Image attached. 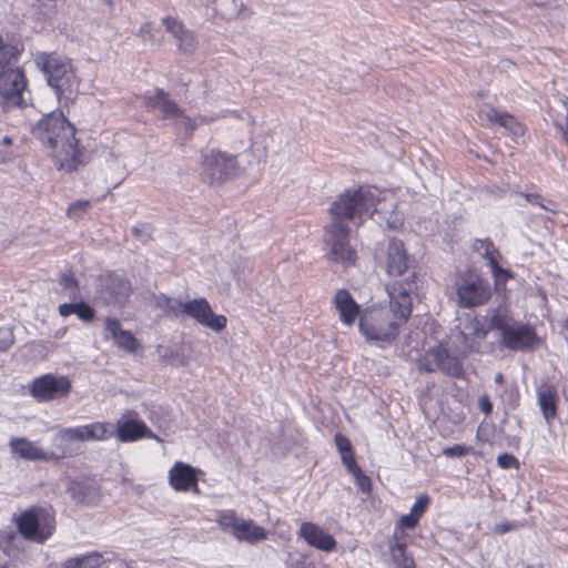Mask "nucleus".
<instances>
[{
  "label": "nucleus",
  "mask_w": 568,
  "mask_h": 568,
  "mask_svg": "<svg viewBox=\"0 0 568 568\" xmlns=\"http://www.w3.org/2000/svg\"><path fill=\"white\" fill-rule=\"evenodd\" d=\"M414 287L413 280L385 284L389 310L374 305L364 308L361 314L359 332L366 339L392 343L397 338L400 328L412 316Z\"/></svg>",
  "instance_id": "1"
},
{
  "label": "nucleus",
  "mask_w": 568,
  "mask_h": 568,
  "mask_svg": "<svg viewBox=\"0 0 568 568\" xmlns=\"http://www.w3.org/2000/svg\"><path fill=\"white\" fill-rule=\"evenodd\" d=\"M75 133V126L62 113L45 115L33 129L34 136L52 150L57 169L68 173L87 164L85 150Z\"/></svg>",
  "instance_id": "2"
},
{
  "label": "nucleus",
  "mask_w": 568,
  "mask_h": 568,
  "mask_svg": "<svg viewBox=\"0 0 568 568\" xmlns=\"http://www.w3.org/2000/svg\"><path fill=\"white\" fill-rule=\"evenodd\" d=\"M34 61L48 84L54 90L59 102L65 106L73 103L79 92L80 80L72 60L58 52H40Z\"/></svg>",
  "instance_id": "3"
},
{
  "label": "nucleus",
  "mask_w": 568,
  "mask_h": 568,
  "mask_svg": "<svg viewBox=\"0 0 568 568\" xmlns=\"http://www.w3.org/2000/svg\"><path fill=\"white\" fill-rule=\"evenodd\" d=\"M113 437V425L109 422H93L75 427H61L51 439L47 450L48 462H60L80 454L74 443L105 442Z\"/></svg>",
  "instance_id": "4"
},
{
  "label": "nucleus",
  "mask_w": 568,
  "mask_h": 568,
  "mask_svg": "<svg viewBox=\"0 0 568 568\" xmlns=\"http://www.w3.org/2000/svg\"><path fill=\"white\" fill-rule=\"evenodd\" d=\"M375 204L371 187L346 189L329 206L328 213L332 219L329 224L349 226L348 222H352L359 226Z\"/></svg>",
  "instance_id": "5"
},
{
  "label": "nucleus",
  "mask_w": 568,
  "mask_h": 568,
  "mask_svg": "<svg viewBox=\"0 0 568 568\" xmlns=\"http://www.w3.org/2000/svg\"><path fill=\"white\" fill-rule=\"evenodd\" d=\"M12 521L26 540L41 545L53 536L57 528V516L51 506H31L16 515Z\"/></svg>",
  "instance_id": "6"
},
{
  "label": "nucleus",
  "mask_w": 568,
  "mask_h": 568,
  "mask_svg": "<svg viewBox=\"0 0 568 568\" xmlns=\"http://www.w3.org/2000/svg\"><path fill=\"white\" fill-rule=\"evenodd\" d=\"M161 307L169 316H187L214 332H221L227 325L226 316L214 314L209 301L204 297L182 302L165 296Z\"/></svg>",
  "instance_id": "7"
},
{
  "label": "nucleus",
  "mask_w": 568,
  "mask_h": 568,
  "mask_svg": "<svg viewBox=\"0 0 568 568\" xmlns=\"http://www.w3.org/2000/svg\"><path fill=\"white\" fill-rule=\"evenodd\" d=\"M491 327L500 333L503 345L511 351H529L539 342L531 325L517 324L507 313H494Z\"/></svg>",
  "instance_id": "8"
},
{
  "label": "nucleus",
  "mask_w": 568,
  "mask_h": 568,
  "mask_svg": "<svg viewBox=\"0 0 568 568\" xmlns=\"http://www.w3.org/2000/svg\"><path fill=\"white\" fill-rule=\"evenodd\" d=\"M413 258L408 254L405 244L402 240L393 237L389 240L385 253V272L389 277L386 284L403 281H414L415 287L412 291V297L417 295L418 291V276L415 271H410Z\"/></svg>",
  "instance_id": "9"
},
{
  "label": "nucleus",
  "mask_w": 568,
  "mask_h": 568,
  "mask_svg": "<svg viewBox=\"0 0 568 568\" xmlns=\"http://www.w3.org/2000/svg\"><path fill=\"white\" fill-rule=\"evenodd\" d=\"M455 287L458 305L464 308L486 305L493 296L488 280L470 271L458 276Z\"/></svg>",
  "instance_id": "10"
},
{
  "label": "nucleus",
  "mask_w": 568,
  "mask_h": 568,
  "mask_svg": "<svg viewBox=\"0 0 568 568\" xmlns=\"http://www.w3.org/2000/svg\"><path fill=\"white\" fill-rule=\"evenodd\" d=\"M28 389L38 403H49L68 397L72 390V381L65 375L47 373L33 378Z\"/></svg>",
  "instance_id": "11"
},
{
  "label": "nucleus",
  "mask_w": 568,
  "mask_h": 568,
  "mask_svg": "<svg viewBox=\"0 0 568 568\" xmlns=\"http://www.w3.org/2000/svg\"><path fill=\"white\" fill-rule=\"evenodd\" d=\"M97 294L104 305L125 306L133 288L130 280L113 271L101 274L97 280Z\"/></svg>",
  "instance_id": "12"
},
{
  "label": "nucleus",
  "mask_w": 568,
  "mask_h": 568,
  "mask_svg": "<svg viewBox=\"0 0 568 568\" xmlns=\"http://www.w3.org/2000/svg\"><path fill=\"white\" fill-rule=\"evenodd\" d=\"M351 231L349 226H338L337 224H328L325 227L324 242L329 248L327 258L331 262L343 264L346 267L355 265L357 253L348 241Z\"/></svg>",
  "instance_id": "13"
},
{
  "label": "nucleus",
  "mask_w": 568,
  "mask_h": 568,
  "mask_svg": "<svg viewBox=\"0 0 568 568\" xmlns=\"http://www.w3.org/2000/svg\"><path fill=\"white\" fill-rule=\"evenodd\" d=\"M216 523L224 531L231 532L239 541L257 544L267 538L265 528L256 525L252 519H241L235 510L227 509L219 513Z\"/></svg>",
  "instance_id": "14"
},
{
  "label": "nucleus",
  "mask_w": 568,
  "mask_h": 568,
  "mask_svg": "<svg viewBox=\"0 0 568 568\" xmlns=\"http://www.w3.org/2000/svg\"><path fill=\"white\" fill-rule=\"evenodd\" d=\"M236 158L217 150H211L202 159L201 176L209 185L222 184L236 172Z\"/></svg>",
  "instance_id": "15"
},
{
  "label": "nucleus",
  "mask_w": 568,
  "mask_h": 568,
  "mask_svg": "<svg viewBox=\"0 0 568 568\" xmlns=\"http://www.w3.org/2000/svg\"><path fill=\"white\" fill-rule=\"evenodd\" d=\"M419 369L426 373L440 371L443 374L460 378L464 375L462 361L449 353L444 344L432 347L419 363Z\"/></svg>",
  "instance_id": "16"
},
{
  "label": "nucleus",
  "mask_w": 568,
  "mask_h": 568,
  "mask_svg": "<svg viewBox=\"0 0 568 568\" xmlns=\"http://www.w3.org/2000/svg\"><path fill=\"white\" fill-rule=\"evenodd\" d=\"M26 88V74L16 63L0 69V97L6 108L21 106Z\"/></svg>",
  "instance_id": "17"
},
{
  "label": "nucleus",
  "mask_w": 568,
  "mask_h": 568,
  "mask_svg": "<svg viewBox=\"0 0 568 568\" xmlns=\"http://www.w3.org/2000/svg\"><path fill=\"white\" fill-rule=\"evenodd\" d=\"M67 493L77 505L83 506H97L102 498L101 486L93 475L69 479Z\"/></svg>",
  "instance_id": "18"
},
{
  "label": "nucleus",
  "mask_w": 568,
  "mask_h": 568,
  "mask_svg": "<svg viewBox=\"0 0 568 568\" xmlns=\"http://www.w3.org/2000/svg\"><path fill=\"white\" fill-rule=\"evenodd\" d=\"M113 436L121 443H134L143 438H156L152 429L139 418V414L129 410L123 414L113 427Z\"/></svg>",
  "instance_id": "19"
},
{
  "label": "nucleus",
  "mask_w": 568,
  "mask_h": 568,
  "mask_svg": "<svg viewBox=\"0 0 568 568\" xmlns=\"http://www.w3.org/2000/svg\"><path fill=\"white\" fill-rule=\"evenodd\" d=\"M334 443L341 455L343 465L348 473L353 475L358 488L363 493H369L372 490V480L358 466L351 440L344 434L337 433L334 436Z\"/></svg>",
  "instance_id": "20"
},
{
  "label": "nucleus",
  "mask_w": 568,
  "mask_h": 568,
  "mask_svg": "<svg viewBox=\"0 0 568 568\" xmlns=\"http://www.w3.org/2000/svg\"><path fill=\"white\" fill-rule=\"evenodd\" d=\"M143 105L148 111H160L162 119L184 118L187 128L191 130L196 128V124L193 122V120L189 116H184L183 110L170 98V94L163 89H156L152 95H144Z\"/></svg>",
  "instance_id": "21"
},
{
  "label": "nucleus",
  "mask_w": 568,
  "mask_h": 568,
  "mask_svg": "<svg viewBox=\"0 0 568 568\" xmlns=\"http://www.w3.org/2000/svg\"><path fill=\"white\" fill-rule=\"evenodd\" d=\"M201 470L190 464L178 460L169 469L168 481L176 493H200L199 475Z\"/></svg>",
  "instance_id": "22"
},
{
  "label": "nucleus",
  "mask_w": 568,
  "mask_h": 568,
  "mask_svg": "<svg viewBox=\"0 0 568 568\" xmlns=\"http://www.w3.org/2000/svg\"><path fill=\"white\" fill-rule=\"evenodd\" d=\"M298 535L305 542L318 550L331 552L336 549L337 541L317 524L305 521L300 526Z\"/></svg>",
  "instance_id": "23"
},
{
  "label": "nucleus",
  "mask_w": 568,
  "mask_h": 568,
  "mask_svg": "<svg viewBox=\"0 0 568 568\" xmlns=\"http://www.w3.org/2000/svg\"><path fill=\"white\" fill-rule=\"evenodd\" d=\"M333 306L338 313L339 321L346 326H352L357 318L359 320L363 312L359 304L346 288L336 291L333 297Z\"/></svg>",
  "instance_id": "24"
},
{
  "label": "nucleus",
  "mask_w": 568,
  "mask_h": 568,
  "mask_svg": "<svg viewBox=\"0 0 568 568\" xmlns=\"http://www.w3.org/2000/svg\"><path fill=\"white\" fill-rule=\"evenodd\" d=\"M483 112L489 123L506 129L513 136L521 138L525 135V124L518 121L517 118L508 111L487 105V110Z\"/></svg>",
  "instance_id": "25"
},
{
  "label": "nucleus",
  "mask_w": 568,
  "mask_h": 568,
  "mask_svg": "<svg viewBox=\"0 0 568 568\" xmlns=\"http://www.w3.org/2000/svg\"><path fill=\"white\" fill-rule=\"evenodd\" d=\"M537 399L547 424H551L558 415L559 396L557 387L551 383H544L537 388Z\"/></svg>",
  "instance_id": "26"
},
{
  "label": "nucleus",
  "mask_w": 568,
  "mask_h": 568,
  "mask_svg": "<svg viewBox=\"0 0 568 568\" xmlns=\"http://www.w3.org/2000/svg\"><path fill=\"white\" fill-rule=\"evenodd\" d=\"M477 250H484L483 256L487 260L488 265L496 281L506 283L514 277L511 271L503 268L499 265L500 252L489 239L478 240Z\"/></svg>",
  "instance_id": "27"
},
{
  "label": "nucleus",
  "mask_w": 568,
  "mask_h": 568,
  "mask_svg": "<svg viewBox=\"0 0 568 568\" xmlns=\"http://www.w3.org/2000/svg\"><path fill=\"white\" fill-rule=\"evenodd\" d=\"M9 446L13 456L32 462H48L47 450L24 437H12Z\"/></svg>",
  "instance_id": "28"
},
{
  "label": "nucleus",
  "mask_w": 568,
  "mask_h": 568,
  "mask_svg": "<svg viewBox=\"0 0 568 568\" xmlns=\"http://www.w3.org/2000/svg\"><path fill=\"white\" fill-rule=\"evenodd\" d=\"M105 329L115 341L118 347L124 349L128 353H135L139 349V341L130 331L122 329L119 318L108 317L105 320Z\"/></svg>",
  "instance_id": "29"
},
{
  "label": "nucleus",
  "mask_w": 568,
  "mask_h": 568,
  "mask_svg": "<svg viewBox=\"0 0 568 568\" xmlns=\"http://www.w3.org/2000/svg\"><path fill=\"white\" fill-rule=\"evenodd\" d=\"M59 314L68 317L75 314L81 321L90 323L95 318V311L85 302L63 303L59 305Z\"/></svg>",
  "instance_id": "30"
},
{
  "label": "nucleus",
  "mask_w": 568,
  "mask_h": 568,
  "mask_svg": "<svg viewBox=\"0 0 568 568\" xmlns=\"http://www.w3.org/2000/svg\"><path fill=\"white\" fill-rule=\"evenodd\" d=\"M394 545L389 547V552L396 568H416L415 560L410 554L407 552V540H394Z\"/></svg>",
  "instance_id": "31"
},
{
  "label": "nucleus",
  "mask_w": 568,
  "mask_h": 568,
  "mask_svg": "<svg viewBox=\"0 0 568 568\" xmlns=\"http://www.w3.org/2000/svg\"><path fill=\"white\" fill-rule=\"evenodd\" d=\"M464 329L466 334L475 338H485L494 329L491 321L487 324L486 318L481 316H467L465 318Z\"/></svg>",
  "instance_id": "32"
},
{
  "label": "nucleus",
  "mask_w": 568,
  "mask_h": 568,
  "mask_svg": "<svg viewBox=\"0 0 568 568\" xmlns=\"http://www.w3.org/2000/svg\"><path fill=\"white\" fill-rule=\"evenodd\" d=\"M103 562V556L93 551L81 557L68 559L64 564V568H101Z\"/></svg>",
  "instance_id": "33"
},
{
  "label": "nucleus",
  "mask_w": 568,
  "mask_h": 568,
  "mask_svg": "<svg viewBox=\"0 0 568 568\" xmlns=\"http://www.w3.org/2000/svg\"><path fill=\"white\" fill-rule=\"evenodd\" d=\"M420 519H418L412 513L407 515H403L396 523L393 538L394 540L406 539L408 540L409 536L405 532V529H414Z\"/></svg>",
  "instance_id": "34"
},
{
  "label": "nucleus",
  "mask_w": 568,
  "mask_h": 568,
  "mask_svg": "<svg viewBox=\"0 0 568 568\" xmlns=\"http://www.w3.org/2000/svg\"><path fill=\"white\" fill-rule=\"evenodd\" d=\"M173 38L178 41V48L181 52H192L197 44L194 33L186 29V27Z\"/></svg>",
  "instance_id": "35"
},
{
  "label": "nucleus",
  "mask_w": 568,
  "mask_h": 568,
  "mask_svg": "<svg viewBox=\"0 0 568 568\" xmlns=\"http://www.w3.org/2000/svg\"><path fill=\"white\" fill-rule=\"evenodd\" d=\"M173 38L178 41V48L181 52H192L197 44L194 33L186 29V27Z\"/></svg>",
  "instance_id": "36"
},
{
  "label": "nucleus",
  "mask_w": 568,
  "mask_h": 568,
  "mask_svg": "<svg viewBox=\"0 0 568 568\" xmlns=\"http://www.w3.org/2000/svg\"><path fill=\"white\" fill-rule=\"evenodd\" d=\"M17 60L18 52L11 45L4 43L2 37H0V69L17 63Z\"/></svg>",
  "instance_id": "37"
},
{
  "label": "nucleus",
  "mask_w": 568,
  "mask_h": 568,
  "mask_svg": "<svg viewBox=\"0 0 568 568\" xmlns=\"http://www.w3.org/2000/svg\"><path fill=\"white\" fill-rule=\"evenodd\" d=\"M17 539V534L11 530L0 529V549L9 557L16 555V548L13 546Z\"/></svg>",
  "instance_id": "38"
},
{
  "label": "nucleus",
  "mask_w": 568,
  "mask_h": 568,
  "mask_svg": "<svg viewBox=\"0 0 568 568\" xmlns=\"http://www.w3.org/2000/svg\"><path fill=\"white\" fill-rule=\"evenodd\" d=\"M16 156L13 150V139L4 135L0 139V164L10 162Z\"/></svg>",
  "instance_id": "39"
},
{
  "label": "nucleus",
  "mask_w": 568,
  "mask_h": 568,
  "mask_svg": "<svg viewBox=\"0 0 568 568\" xmlns=\"http://www.w3.org/2000/svg\"><path fill=\"white\" fill-rule=\"evenodd\" d=\"M90 206L89 200H80L71 203L67 210V215L70 219H80L88 211Z\"/></svg>",
  "instance_id": "40"
},
{
  "label": "nucleus",
  "mask_w": 568,
  "mask_h": 568,
  "mask_svg": "<svg viewBox=\"0 0 568 568\" xmlns=\"http://www.w3.org/2000/svg\"><path fill=\"white\" fill-rule=\"evenodd\" d=\"M430 504V497L427 494H420L417 496L414 505L410 508V513L418 519L423 517Z\"/></svg>",
  "instance_id": "41"
},
{
  "label": "nucleus",
  "mask_w": 568,
  "mask_h": 568,
  "mask_svg": "<svg viewBox=\"0 0 568 568\" xmlns=\"http://www.w3.org/2000/svg\"><path fill=\"white\" fill-rule=\"evenodd\" d=\"M162 23L165 26V29L172 37L178 36V33L182 32V29L185 27L184 23L173 17H165L162 19Z\"/></svg>",
  "instance_id": "42"
},
{
  "label": "nucleus",
  "mask_w": 568,
  "mask_h": 568,
  "mask_svg": "<svg viewBox=\"0 0 568 568\" xmlns=\"http://www.w3.org/2000/svg\"><path fill=\"white\" fill-rule=\"evenodd\" d=\"M497 465L503 469L519 468V460L516 456L504 453L497 457Z\"/></svg>",
  "instance_id": "43"
},
{
  "label": "nucleus",
  "mask_w": 568,
  "mask_h": 568,
  "mask_svg": "<svg viewBox=\"0 0 568 568\" xmlns=\"http://www.w3.org/2000/svg\"><path fill=\"white\" fill-rule=\"evenodd\" d=\"M471 453V447L466 445H454L443 449V454L447 457H464Z\"/></svg>",
  "instance_id": "44"
},
{
  "label": "nucleus",
  "mask_w": 568,
  "mask_h": 568,
  "mask_svg": "<svg viewBox=\"0 0 568 568\" xmlns=\"http://www.w3.org/2000/svg\"><path fill=\"white\" fill-rule=\"evenodd\" d=\"M59 283L65 290H79V281L73 273H63L59 278Z\"/></svg>",
  "instance_id": "45"
},
{
  "label": "nucleus",
  "mask_w": 568,
  "mask_h": 568,
  "mask_svg": "<svg viewBox=\"0 0 568 568\" xmlns=\"http://www.w3.org/2000/svg\"><path fill=\"white\" fill-rule=\"evenodd\" d=\"M3 336L0 337V353L7 352L11 348L14 343V336L11 332H2Z\"/></svg>",
  "instance_id": "46"
},
{
  "label": "nucleus",
  "mask_w": 568,
  "mask_h": 568,
  "mask_svg": "<svg viewBox=\"0 0 568 568\" xmlns=\"http://www.w3.org/2000/svg\"><path fill=\"white\" fill-rule=\"evenodd\" d=\"M523 525L519 524V523H509V521H505V523H501V524H498L494 527V532L497 534V535H504L513 529H516L518 527H521Z\"/></svg>",
  "instance_id": "47"
},
{
  "label": "nucleus",
  "mask_w": 568,
  "mask_h": 568,
  "mask_svg": "<svg viewBox=\"0 0 568 568\" xmlns=\"http://www.w3.org/2000/svg\"><path fill=\"white\" fill-rule=\"evenodd\" d=\"M478 406L485 415H490L493 413V403L488 395H483L479 397Z\"/></svg>",
  "instance_id": "48"
},
{
  "label": "nucleus",
  "mask_w": 568,
  "mask_h": 568,
  "mask_svg": "<svg viewBox=\"0 0 568 568\" xmlns=\"http://www.w3.org/2000/svg\"><path fill=\"white\" fill-rule=\"evenodd\" d=\"M523 196L526 199L527 202L538 205L541 209L546 210V206L544 205V199L538 193H525Z\"/></svg>",
  "instance_id": "49"
},
{
  "label": "nucleus",
  "mask_w": 568,
  "mask_h": 568,
  "mask_svg": "<svg viewBox=\"0 0 568 568\" xmlns=\"http://www.w3.org/2000/svg\"><path fill=\"white\" fill-rule=\"evenodd\" d=\"M139 34L140 36L149 34L152 38L153 37L152 36V23L151 22H145L144 24H142L140 30H139Z\"/></svg>",
  "instance_id": "50"
},
{
  "label": "nucleus",
  "mask_w": 568,
  "mask_h": 568,
  "mask_svg": "<svg viewBox=\"0 0 568 568\" xmlns=\"http://www.w3.org/2000/svg\"><path fill=\"white\" fill-rule=\"evenodd\" d=\"M40 6L55 8L57 0H37Z\"/></svg>",
  "instance_id": "51"
},
{
  "label": "nucleus",
  "mask_w": 568,
  "mask_h": 568,
  "mask_svg": "<svg viewBox=\"0 0 568 568\" xmlns=\"http://www.w3.org/2000/svg\"><path fill=\"white\" fill-rule=\"evenodd\" d=\"M292 568H315L312 564L305 561H297Z\"/></svg>",
  "instance_id": "52"
},
{
  "label": "nucleus",
  "mask_w": 568,
  "mask_h": 568,
  "mask_svg": "<svg viewBox=\"0 0 568 568\" xmlns=\"http://www.w3.org/2000/svg\"><path fill=\"white\" fill-rule=\"evenodd\" d=\"M562 135H564V139H565L566 143L568 144V124H567V126L564 129V131H562Z\"/></svg>",
  "instance_id": "53"
},
{
  "label": "nucleus",
  "mask_w": 568,
  "mask_h": 568,
  "mask_svg": "<svg viewBox=\"0 0 568 568\" xmlns=\"http://www.w3.org/2000/svg\"><path fill=\"white\" fill-rule=\"evenodd\" d=\"M495 379H496L497 383H501L503 382V375L500 373L497 374Z\"/></svg>",
  "instance_id": "54"
},
{
  "label": "nucleus",
  "mask_w": 568,
  "mask_h": 568,
  "mask_svg": "<svg viewBox=\"0 0 568 568\" xmlns=\"http://www.w3.org/2000/svg\"><path fill=\"white\" fill-rule=\"evenodd\" d=\"M109 6L112 4V0H104Z\"/></svg>",
  "instance_id": "55"
},
{
  "label": "nucleus",
  "mask_w": 568,
  "mask_h": 568,
  "mask_svg": "<svg viewBox=\"0 0 568 568\" xmlns=\"http://www.w3.org/2000/svg\"><path fill=\"white\" fill-rule=\"evenodd\" d=\"M0 568H9L7 565L0 564Z\"/></svg>",
  "instance_id": "56"
}]
</instances>
